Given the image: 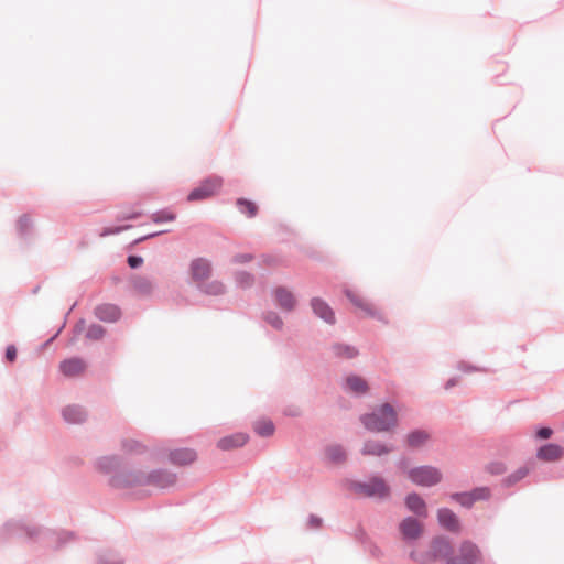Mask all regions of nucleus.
<instances>
[{
	"label": "nucleus",
	"instance_id": "3",
	"mask_svg": "<svg viewBox=\"0 0 564 564\" xmlns=\"http://www.w3.org/2000/svg\"><path fill=\"white\" fill-rule=\"evenodd\" d=\"M408 478L417 486L431 487L442 480V473L433 466H420L409 469Z\"/></svg>",
	"mask_w": 564,
	"mask_h": 564
},
{
	"label": "nucleus",
	"instance_id": "7",
	"mask_svg": "<svg viewBox=\"0 0 564 564\" xmlns=\"http://www.w3.org/2000/svg\"><path fill=\"white\" fill-rule=\"evenodd\" d=\"M400 531L404 539L415 540L422 534L423 525L413 518H406L401 522Z\"/></svg>",
	"mask_w": 564,
	"mask_h": 564
},
{
	"label": "nucleus",
	"instance_id": "1",
	"mask_svg": "<svg viewBox=\"0 0 564 564\" xmlns=\"http://www.w3.org/2000/svg\"><path fill=\"white\" fill-rule=\"evenodd\" d=\"M452 545L446 539L437 538L432 541V555L445 560V564H479L481 562L479 547L470 541H464L455 555H452Z\"/></svg>",
	"mask_w": 564,
	"mask_h": 564
},
{
	"label": "nucleus",
	"instance_id": "28",
	"mask_svg": "<svg viewBox=\"0 0 564 564\" xmlns=\"http://www.w3.org/2000/svg\"><path fill=\"white\" fill-rule=\"evenodd\" d=\"M175 218V214L170 210H161L152 215L154 223L173 221Z\"/></svg>",
	"mask_w": 564,
	"mask_h": 564
},
{
	"label": "nucleus",
	"instance_id": "14",
	"mask_svg": "<svg viewBox=\"0 0 564 564\" xmlns=\"http://www.w3.org/2000/svg\"><path fill=\"white\" fill-rule=\"evenodd\" d=\"M175 481V475L165 471H155L149 475L144 482L154 485L159 488H167L170 486H173Z\"/></svg>",
	"mask_w": 564,
	"mask_h": 564
},
{
	"label": "nucleus",
	"instance_id": "17",
	"mask_svg": "<svg viewBox=\"0 0 564 564\" xmlns=\"http://www.w3.org/2000/svg\"><path fill=\"white\" fill-rule=\"evenodd\" d=\"M405 505L410 511L414 512L419 517H427L425 501L417 494L409 495L405 499Z\"/></svg>",
	"mask_w": 564,
	"mask_h": 564
},
{
	"label": "nucleus",
	"instance_id": "5",
	"mask_svg": "<svg viewBox=\"0 0 564 564\" xmlns=\"http://www.w3.org/2000/svg\"><path fill=\"white\" fill-rule=\"evenodd\" d=\"M355 489L365 497L382 498L389 494V487L381 478H372L367 482H358L355 485Z\"/></svg>",
	"mask_w": 564,
	"mask_h": 564
},
{
	"label": "nucleus",
	"instance_id": "23",
	"mask_svg": "<svg viewBox=\"0 0 564 564\" xmlns=\"http://www.w3.org/2000/svg\"><path fill=\"white\" fill-rule=\"evenodd\" d=\"M430 438V435L425 431H413L408 434L406 436V443L412 448H417L424 445Z\"/></svg>",
	"mask_w": 564,
	"mask_h": 564
},
{
	"label": "nucleus",
	"instance_id": "30",
	"mask_svg": "<svg viewBox=\"0 0 564 564\" xmlns=\"http://www.w3.org/2000/svg\"><path fill=\"white\" fill-rule=\"evenodd\" d=\"M104 328L99 325H91L88 328L87 337L90 339H99L104 336Z\"/></svg>",
	"mask_w": 564,
	"mask_h": 564
},
{
	"label": "nucleus",
	"instance_id": "38",
	"mask_svg": "<svg viewBox=\"0 0 564 564\" xmlns=\"http://www.w3.org/2000/svg\"><path fill=\"white\" fill-rule=\"evenodd\" d=\"M528 474L527 468H520L514 475L510 477V481H518L522 479Z\"/></svg>",
	"mask_w": 564,
	"mask_h": 564
},
{
	"label": "nucleus",
	"instance_id": "37",
	"mask_svg": "<svg viewBox=\"0 0 564 564\" xmlns=\"http://www.w3.org/2000/svg\"><path fill=\"white\" fill-rule=\"evenodd\" d=\"M6 357L9 361H14L17 357V349L14 346H8L6 350Z\"/></svg>",
	"mask_w": 564,
	"mask_h": 564
},
{
	"label": "nucleus",
	"instance_id": "15",
	"mask_svg": "<svg viewBox=\"0 0 564 564\" xmlns=\"http://www.w3.org/2000/svg\"><path fill=\"white\" fill-rule=\"evenodd\" d=\"M312 308L314 313L324 319L326 323L333 324L335 323V314L330 306L322 301L321 299H313L311 302Z\"/></svg>",
	"mask_w": 564,
	"mask_h": 564
},
{
	"label": "nucleus",
	"instance_id": "10",
	"mask_svg": "<svg viewBox=\"0 0 564 564\" xmlns=\"http://www.w3.org/2000/svg\"><path fill=\"white\" fill-rule=\"evenodd\" d=\"M346 296L349 301L358 308L365 316H373L376 310L371 303L366 301L360 294L352 290L345 291Z\"/></svg>",
	"mask_w": 564,
	"mask_h": 564
},
{
	"label": "nucleus",
	"instance_id": "18",
	"mask_svg": "<svg viewBox=\"0 0 564 564\" xmlns=\"http://www.w3.org/2000/svg\"><path fill=\"white\" fill-rule=\"evenodd\" d=\"M59 369L65 376L74 377L80 375L84 371L85 365L83 360L78 358H73L62 361L59 365Z\"/></svg>",
	"mask_w": 564,
	"mask_h": 564
},
{
	"label": "nucleus",
	"instance_id": "13",
	"mask_svg": "<svg viewBox=\"0 0 564 564\" xmlns=\"http://www.w3.org/2000/svg\"><path fill=\"white\" fill-rule=\"evenodd\" d=\"M191 272L192 276L197 281H203L209 278L212 272V267L208 260L206 259H195L191 263Z\"/></svg>",
	"mask_w": 564,
	"mask_h": 564
},
{
	"label": "nucleus",
	"instance_id": "39",
	"mask_svg": "<svg viewBox=\"0 0 564 564\" xmlns=\"http://www.w3.org/2000/svg\"><path fill=\"white\" fill-rule=\"evenodd\" d=\"M552 430L549 427H542L536 432V436L540 438H549L552 435Z\"/></svg>",
	"mask_w": 564,
	"mask_h": 564
},
{
	"label": "nucleus",
	"instance_id": "40",
	"mask_svg": "<svg viewBox=\"0 0 564 564\" xmlns=\"http://www.w3.org/2000/svg\"><path fill=\"white\" fill-rule=\"evenodd\" d=\"M124 447L128 448V451H139L141 448V445L135 441H129L124 443Z\"/></svg>",
	"mask_w": 564,
	"mask_h": 564
},
{
	"label": "nucleus",
	"instance_id": "22",
	"mask_svg": "<svg viewBox=\"0 0 564 564\" xmlns=\"http://www.w3.org/2000/svg\"><path fill=\"white\" fill-rule=\"evenodd\" d=\"M63 416L68 423H80L86 419L85 411L78 405H69L63 410Z\"/></svg>",
	"mask_w": 564,
	"mask_h": 564
},
{
	"label": "nucleus",
	"instance_id": "32",
	"mask_svg": "<svg viewBox=\"0 0 564 564\" xmlns=\"http://www.w3.org/2000/svg\"><path fill=\"white\" fill-rule=\"evenodd\" d=\"M265 319L268 321V323H270L275 328H281V326L283 324L280 316L275 313H269L267 315Z\"/></svg>",
	"mask_w": 564,
	"mask_h": 564
},
{
	"label": "nucleus",
	"instance_id": "2",
	"mask_svg": "<svg viewBox=\"0 0 564 564\" xmlns=\"http://www.w3.org/2000/svg\"><path fill=\"white\" fill-rule=\"evenodd\" d=\"M361 422L369 431L389 432L397 427L398 416L394 409L384 403L372 413L362 415Z\"/></svg>",
	"mask_w": 564,
	"mask_h": 564
},
{
	"label": "nucleus",
	"instance_id": "26",
	"mask_svg": "<svg viewBox=\"0 0 564 564\" xmlns=\"http://www.w3.org/2000/svg\"><path fill=\"white\" fill-rule=\"evenodd\" d=\"M326 456L333 463H341L346 458V453L341 446L333 445L327 447Z\"/></svg>",
	"mask_w": 564,
	"mask_h": 564
},
{
	"label": "nucleus",
	"instance_id": "19",
	"mask_svg": "<svg viewBox=\"0 0 564 564\" xmlns=\"http://www.w3.org/2000/svg\"><path fill=\"white\" fill-rule=\"evenodd\" d=\"M170 459L177 465H187L195 462L196 453L193 449L180 448L171 452Z\"/></svg>",
	"mask_w": 564,
	"mask_h": 564
},
{
	"label": "nucleus",
	"instance_id": "45",
	"mask_svg": "<svg viewBox=\"0 0 564 564\" xmlns=\"http://www.w3.org/2000/svg\"><path fill=\"white\" fill-rule=\"evenodd\" d=\"M117 231L118 230H116V231H108V234H113V232H117ZM106 235H107V232H102V236H106Z\"/></svg>",
	"mask_w": 564,
	"mask_h": 564
},
{
	"label": "nucleus",
	"instance_id": "27",
	"mask_svg": "<svg viewBox=\"0 0 564 564\" xmlns=\"http://www.w3.org/2000/svg\"><path fill=\"white\" fill-rule=\"evenodd\" d=\"M254 431L260 436H270L274 432V425L269 420H260L254 423Z\"/></svg>",
	"mask_w": 564,
	"mask_h": 564
},
{
	"label": "nucleus",
	"instance_id": "12",
	"mask_svg": "<svg viewBox=\"0 0 564 564\" xmlns=\"http://www.w3.org/2000/svg\"><path fill=\"white\" fill-rule=\"evenodd\" d=\"M489 497V490L487 488L475 489L470 494H455L452 496L453 499L458 501L460 505L469 507L475 500L487 499Z\"/></svg>",
	"mask_w": 564,
	"mask_h": 564
},
{
	"label": "nucleus",
	"instance_id": "33",
	"mask_svg": "<svg viewBox=\"0 0 564 564\" xmlns=\"http://www.w3.org/2000/svg\"><path fill=\"white\" fill-rule=\"evenodd\" d=\"M253 257L250 253H240L234 257L232 261L235 263H247L251 261Z\"/></svg>",
	"mask_w": 564,
	"mask_h": 564
},
{
	"label": "nucleus",
	"instance_id": "35",
	"mask_svg": "<svg viewBox=\"0 0 564 564\" xmlns=\"http://www.w3.org/2000/svg\"><path fill=\"white\" fill-rule=\"evenodd\" d=\"M436 560H442L441 557H434L432 555V545L430 546V551L423 556L421 564H432Z\"/></svg>",
	"mask_w": 564,
	"mask_h": 564
},
{
	"label": "nucleus",
	"instance_id": "43",
	"mask_svg": "<svg viewBox=\"0 0 564 564\" xmlns=\"http://www.w3.org/2000/svg\"><path fill=\"white\" fill-rule=\"evenodd\" d=\"M311 522H314L315 527H318V525H319V523H321V521H319V520H316V521H315L314 519H311Z\"/></svg>",
	"mask_w": 564,
	"mask_h": 564
},
{
	"label": "nucleus",
	"instance_id": "11",
	"mask_svg": "<svg viewBox=\"0 0 564 564\" xmlns=\"http://www.w3.org/2000/svg\"><path fill=\"white\" fill-rule=\"evenodd\" d=\"M248 438V435L245 433H236L220 438L217 446L223 451H230L243 446Z\"/></svg>",
	"mask_w": 564,
	"mask_h": 564
},
{
	"label": "nucleus",
	"instance_id": "6",
	"mask_svg": "<svg viewBox=\"0 0 564 564\" xmlns=\"http://www.w3.org/2000/svg\"><path fill=\"white\" fill-rule=\"evenodd\" d=\"M274 299L278 306L288 312L294 310L296 305V300L293 293L283 286L274 290Z\"/></svg>",
	"mask_w": 564,
	"mask_h": 564
},
{
	"label": "nucleus",
	"instance_id": "34",
	"mask_svg": "<svg viewBox=\"0 0 564 564\" xmlns=\"http://www.w3.org/2000/svg\"><path fill=\"white\" fill-rule=\"evenodd\" d=\"M337 349L339 355H344L348 358H352L356 355V350L350 347L338 346Z\"/></svg>",
	"mask_w": 564,
	"mask_h": 564
},
{
	"label": "nucleus",
	"instance_id": "29",
	"mask_svg": "<svg viewBox=\"0 0 564 564\" xmlns=\"http://www.w3.org/2000/svg\"><path fill=\"white\" fill-rule=\"evenodd\" d=\"M225 286L221 282L214 281L205 286V292L212 295H219L224 293Z\"/></svg>",
	"mask_w": 564,
	"mask_h": 564
},
{
	"label": "nucleus",
	"instance_id": "31",
	"mask_svg": "<svg viewBox=\"0 0 564 564\" xmlns=\"http://www.w3.org/2000/svg\"><path fill=\"white\" fill-rule=\"evenodd\" d=\"M237 281L238 283L241 285V286H249L252 281H253V278L250 273H247V272H240L238 275H237Z\"/></svg>",
	"mask_w": 564,
	"mask_h": 564
},
{
	"label": "nucleus",
	"instance_id": "24",
	"mask_svg": "<svg viewBox=\"0 0 564 564\" xmlns=\"http://www.w3.org/2000/svg\"><path fill=\"white\" fill-rule=\"evenodd\" d=\"M133 290L140 295H147L152 292L153 283L148 278L139 276L133 280Z\"/></svg>",
	"mask_w": 564,
	"mask_h": 564
},
{
	"label": "nucleus",
	"instance_id": "8",
	"mask_svg": "<svg viewBox=\"0 0 564 564\" xmlns=\"http://www.w3.org/2000/svg\"><path fill=\"white\" fill-rule=\"evenodd\" d=\"M564 455V449L557 444H546L542 446L536 454V457L543 462H556Z\"/></svg>",
	"mask_w": 564,
	"mask_h": 564
},
{
	"label": "nucleus",
	"instance_id": "36",
	"mask_svg": "<svg viewBox=\"0 0 564 564\" xmlns=\"http://www.w3.org/2000/svg\"><path fill=\"white\" fill-rule=\"evenodd\" d=\"M143 262L142 258L141 257H137V256H130L128 258V263L131 268H138L139 265H141Z\"/></svg>",
	"mask_w": 564,
	"mask_h": 564
},
{
	"label": "nucleus",
	"instance_id": "44",
	"mask_svg": "<svg viewBox=\"0 0 564 564\" xmlns=\"http://www.w3.org/2000/svg\"><path fill=\"white\" fill-rule=\"evenodd\" d=\"M139 215H140V214L135 213V214H133V215L129 216V218H137V217H139Z\"/></svg>",
	"mask_w": 564,
	"mask_h": 564
},
{
	"label": "nucleus",
	"instance_id": "25",
	"mask_svg": "<svg viewBox=\"0 0 564 564\" xmlns=\"http://www.w3.org/2000/svg\"><path fill=\"white\" fill-rule=\"evenodd\" d=\"M240 213L247 215L248 217H253L258 213V206L248 199L239 198L236 203Z\"/></svg>",
	"mask_w": 564,
	"mask_h": 564
},
{
	"label": "nucleus",
	"instance_id": "21",
	"mask_svg": "<svg viewBox=\"0 0 564 564\" xmlns=\"http://www.w3.org/2000/svg\"><path fill=\"white\" fill-rule=\"evenodd\" d=\"M346 389L352 393L362 394L368 391V384L361 377L349 376L346 379Z\"/></svg>",
	"mask_w": 564,
	"mask_h": 564
},
{
	"label": "nucleus",
	"instance_id": "16",
	"mask_svg": "<svg viewBox=\"0 0 564 564\" xmlns=\"http://www.w3.org/2000/svg\"><path fill=\"white\" fill-rule=\"evenodd\" d=\"M96 316L105 322H116L119 319L121 312L113 304H102L96 308Z\"/></svg>",
	"mask_w": 564,
	"mask_h": 564
},
{
	"label": "nucleus",
	"instance_id": "42",
	"mask_svg": "<svg viewBox=\"0 0 564 564\" xmlns=\"http://www.w3.org/2000/svg\"><path fill=\"white\" fill-rule=\"evenodd\" d=\"M311 522H314L315 527H318V525H319V523H321V521H319V520H316V521H315L314 519H311Z\"/></svg>",
	"mask_w": 564,
	"mask_h": 564
},
{
	"label": "nucleus",
	"instance_id": "4",
	"mask_svg": "<svg viewBox=\"0 0 564 564\" xmlns=\"http://www.w3.org/2000/svg\"><path fill=\"white\" fill-rule=\"evenodd\" d=\"M223 186V178L219 176H213L200 183L199 186L194 188L187 199L189 202L202 200L214 196L219 192Z\"/></svg>",
	"mask_w": 564,
	"mask_h": 564
},
{
	"label": "nucleus",
	"instance_id": "20",
	"mask_svg": "<svg viewBox=\"0 0 564 564\" xmlns=\"http://www.w3.org/2000/svg\"><path fill=\"white\" fill-rule=\"evenodd\" d=\"M391 447L378 441H368L365 443L362 454L382 456L391 452Z\"/></svg>",
	"mask_w": 564,
	"mask_h": 564
},
{
	"label": "nucleus",
	"instance_id": "41",
	"mask_svg": "<svg viewBox=\"0 0 564 564\" xmlns=\"http://www.w3.org/2000/svg\"><path fill=\"white\" fill-rule=\"evenodd\" d=\"M263 262H264V263H265V265H268V267H275V265H278V262H279V261H278V259H276V258L268 256V257H264V258H263Z\"/></svg>",
	"mask_w": 564,
	"mask_h": 564
},
{
	"label": "nucleus",
	"instance_id": "9",
	"mask_svg": "<svg viewBox=\"0 0 564 564\" xmlns=\"http://www.w3.org/2000/svg\"><path fill=\"white\" fill-rule=\"evenodd\" d=\"M437 518L440 524L452 532H458L460 530L459 521L456 517V514L446 508L440 509L437 512Z\"/></svg>",
	"mask_w": 564,
	"mask_h": 564
}]
</instances>
